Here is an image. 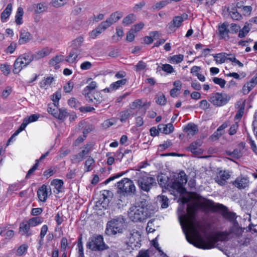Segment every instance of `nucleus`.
Here are the masks:
<instances>
[{
	"mask_svg": "<svg viewBox=\"0 0 257 257\" xmlns=\"http://www.w3.org/2000/svg\"><path fill=\"white\" fill-rule=\"evenodd\" d=\"M147 206L148 203L145 199H142L132 205L127 211L130 219L134 222L146 221L151 214Z\"/></svg>",
	"mask_w": 257,
	"mask_h": 257,
	"instance_id": "1",
	"label": "nucleus"
},
{
	"mask_svg": "<svg viewBox=\"0 0 257 257\" xmlns=\"http://www.w3.org/2000/svg\"><path fill=\"white\" fill-rule=\"evenodd\" d=\"M134 176L135 181L142 191L148 192L154 185H156L155 178L145 172L136 170Z\"/></svg>",
	"mask_w": 257,
	"mask_h": 257,
	"instance_id": "2",
	"label": "nucleus"
},
{
	"mask_svg": "<svg viewBox=\"0 0 257 257\" xmlns=\"http://www.w3.org/2000/svg\"><path fill=\"white\" fill-rule=\"evenodd\" d=\"M122 13L119 12H115L111 14L110 17L107 19L106 21L101 22L95 29L93 30L91 32L90 37L92 39L96 38L99 34L105 31L111 25L118 21L122 17Z\"/></svg>",
	"mask_w": 257,
	"mask_h": 257,
	"instance_id": "3",
	"label": "nucleus"
},
{
	"mask_svg": "<svg viewBox=\"0 0 257 257\" xmlns=\"http://www.w3.org/2000/svg\"><path fill=\"white\" fill-rule=\"evenodd\" d=\"M125 225V220L123 216L120 215L108 221L105 230L108 235H115L122 232Z\"/></svg>",
	"mask_w": 257,
	"mask_h": 257,
	"instance_id": "4",
	"label": "nucleus"
},
{
	"mask_svg": "<svg viewBox=\"0 0 257 257\" xmlns=\"http://www.w3.org/2000/svg\"><path fill=\"white\" fill-rule=\"evenodd\" d=\"M198 210L197 204H188L187 205V214L180 217V224L183 230L185 226H194Z\"/></svg>",
	"mask_w": 257,
	"mask_h": 257,
	"instance_id": "5",
	"label": "nucleus"
},
{
	"mask_svg": "<svg viewBox=\"0 0 257 257\" xmlns=\"http://www.w3.org/2000/svg\"><path fill=\"white\" fill-rule=\"evenodd\" d=\"M86 247L92 251L100 252L109 248L105 243L103 236L100 234H94L90 237L86 243Z\"/></svg>",
	"mask_w": 257,
	"mask_h": 257,
	"instance_id": "6",
	"label": "nucleus"
},
{
	"mask_svg": "<svg viewBox=\"0 0 257 257\" xmlns=\"http://www.w3.org/2000/svg\"><path fill=\"white\" fill-rule=\"evenodd\" d=\"M186 234V238L187 241L191 244L203 249H210L215 246V245L218 241V237L216 236L212 235L208 236L206 237V240H205L201 237L196 239V241L199 243V245H197L189 237L187 232Z\"/></svg>",
	"mask_w": 257,
	"mask_h": 257,
	"instance_id": "7",
	"label": "nucleus"
},
{
	"mask_svg": "<svg viewBox=\"0 0 257 257\" xmlns=\"http://www.w3.org/2000/svg\"><path fill=\"white\" fill-rule=\"evenodd\" d=\"M117 186L119 191L123 195L135 193L136 187L133 181L124 178L117 183Z\"/></svg>",
	"mask_w": 257,
	"mask_h": 257,
	"instance_id": "8",
	"label": "nucleus"
},
{
	"mask_svg": "<svg viewBox=\"0 0 257 257\" xmlns=\"http://www.w3.org/2000/svg\"><path fill=\"white\" fill-rule=\"evenodd\" d=\"M187 182V179L184 172L174 176V181L172 182V187L180 193H183L186 189L184 185Z\"/></svg>",
	"mask_w": 257,
	"mask_h": 257,
	"instance_id": "9",
	"label": "nucleus"
},
{
	"mask_svg": "<svg viewBox=\"0 0 257 257\" xmlns=\"http://www.w3.org/2000/svg\"><path fill=\"white\" fill-rule=\"evenodd\" d=\"M230 97L226 93L216 92L212 93L209 101L216 106H221L227 103Z\"/></svg>",
	"mask_w": 257,
	"mask_h": 257,
	"instance_id": "10",
	"label": "nucleus"
},
{
	"mask_svg": "<svg viewBox=\"0 0 257 257\" xmlns=\"http://www.w3.org/2000/svg\"><path fill=\"white\" fill-rule=\"evenodd\" d=\"M188 18V15L184 14L181 16H176L174 17L173 20L168 25V30L170 32H174L176 28H179L181 25L184 20Z\"/></svg>",
	"mask_w": 257,
	"mask_h": 257,
	"instance_id": "11",
	"label": "nucleus"
},
{
	"mask_svg": "<svg viewBox=\"0 0 257 257\" xmlns=\"http://www.w3.org/2000/svg\"><path fill=\"white\" fill-rule=\"evenodd\" d=\"M231 174L228 171L220 170L214 178V181L220 186H224L227 184V180L230 178Z\"/></svg>",
	"mask_w": 257,
	"mask_h": 257,
	"instance_id": "12",
	"label": "nucleus"
},
{
	"mask_svg": "<svg viewBox=\"0 0 257 257\" xmlns=\"http://www.w3.org/2000/svg\"><path fill=\"white\" fill-rule=\"evenodd\" d=\"M202 144V141L200 140H197L191 143L187 150L191 152L194 156H199L203 153V150L200 148Z\"/></svg>",
	"mask_w": 257,
	"mask_h": 257,
	"instance_id": "13",
	"label": "nucleus"
},
{
	"mask_svg": "<svg viewBox=\"0 0 257 257\" xmlns=\"http://www.w3.org/2000/svg\"><path fill=\"white\" fill-rule=\"evenodd\" d=\"M229 24L228 22H224L218 26V31L220 39L228 40L229 36L228 34L230 32L229 29Z\"/></svg>",
	"mask_w": 257,
	"mask_h": 257,
	"instance_id": "14",
	"label": "nucleus"
},
{
	"mask_svg": "<svg viewBox=\"0 0 257 257\" xmlns=\"http://www.w3.org/2000/svg\"><path fill=\"white\" fill-rule=\"evenodd\" d=\"M49 193H51L50 187L44 184L37 191V195L39 200L45 202Z\"/></svg>",
	"mask_w": 257,
	"mask_h": 257,
	"instance_id": "15",
	"label": "nucleus"
},
{
	"mask_svg": "<svg viewBox=\"0 0 257 257\" xmlns=\"http://www.w3.org/2000/svg\"><path fill=\"white\" fill-rule=\"evenodd\" d=\"M31 227L27 221H23L20 224L19 232L22 235H26L27 237L31 236L33 234V232L31 229Z\"/></svg>",
	"mask_w": 257,
	"mask_h": 257,
	"instance_id": "16",
	"label": "nucleus"
},
{
	"mask_svg": "<svg viewBox=\"0 0 257 257\" xmlns=\"http://www.w3.org/2000/svg\"><path fill=\"white\" fill-rule=\"evenodd\" d=\"M204 207L208 208L212 211H216L219 210H223L225 207L221 204H215L214 202L210 200H207L202 204Z\"/></svg>",
	"mask_w": 257,
	"mask_h": 257,
	"instance_id": "17",
	"label": "nucleus"
},
{
	"mask_svg": "<svg viewBox=\"0 0 257 257\" xmlns=\"http://www.w3.org/2000/svg\"><path fill=\"white\" fill-rule=\"evenodd\" d=\"M32 39V35L27 31L22 29L20 31V39L19 44L23 45L28 43Z\"/></svg>",
	"mask_w": 257,
	"mask_h": 257,
	"instance_id": "18",
	"label": "nucleus"
},
{
	"mask_svg": "<svg viewBox=\"0 0 257 257\" xmlns=\"http://www.w3.org/2000/svg\"><path fill=\"white\" fill-rule=\"evenodd\" d=\"M126 236L131 243H134L140 240L141 234L138 230L133 229L127 232Z\"/></svg>",
	"mask_w": 257,
	"mask_h": 257,
	"instance_id": "19",
	"label": "nucleus"
},
{
	"mask_svg": "<svg viewBox=\"0 0 257 257\" xmlns=\"http://www.w3.org/2000/svg\"><path fill=\"white\" fill-rule=\"evenodd\" d=\"M51 52L48 47H45L32 55L34 60H38L49 55Z\"/></svg>",
	"mask_w": 257,
	"mask_h": 257,
	"instance_id": "20",
	"label": "nucleus"
},
{
	"mask_svg": "<svg viewBox=\"0 0 257 257\" xmlns=\"http://www.w3.org/2000/svg\"><path fill=\"white\" fill-rule=\"evenodd\" d=\"M249 180L244 177H238L232 182V184L237 188L242 189L248 186Z\"/></svg>",
	"mask_w": 257,
	"mask_h": 257,
	"instance_id": "21",
	"label": "nucleus"
},
{
	"mask_svg": "<svg viewBox=\"0 0 257 257\" xmlns=\"http://www.w3.org/2000/svg\"><path fill=\"white\" fill-rule=\"evenodd\" d=\"M81 49L79 47H74L70 51L66 61L69 63L74 62L79 55H80Z\"/></svg>",
	"mask_w": 257,
	"mask_h": 257,
	"instance_id": "22",
	"label": "nucleus"
},
{
	"mask_svg": "<svg viewBox=\"0 0 257 257\" xmlns=\"http://www.w3.org/2000/svg\"><path fill=\"white\" fill-rule=\"evenodd\" d=\"M245 107V103L244 102L241 101H238L237 104H236V107L238 108L239 109L238 110L237 113H236L235 116H234V121L235 122L238 121V122L239 121L240 119L241 118L243 112H244V109Z\"/></svg>",
	"mask_w": 257,
	"mask_h": 257,
	"instance_id": "23",
	"label": "nucleus"
},
{
	"mask_svg": "<svg viewBox=\"0 0 257 257\" xmlns=\"http://www.w3.org/2000/svg\"><path fill=\"white\" fill-rule=\"evenodd\" d=\"M89 152V150L88 149L82 150L78 154L72 156V161L74 163L81 162L86 157V155L88 154Z\"/></svg>",
	"mask_w": 257,
	"mask_h": 257,
	"instance_id": "24",
	"label": "nucleus"
},
{
	"mask_svg": "<svg viewBox=\"0 0 257 257\" xmlns=\"http://www.w3.org/2000/svg\"><path fill=\"white\" fill-rule=\"evenodd\" d=\"M184 132L187 134L188 136H194L198 131V127L194 123H189L183 130Z\"/></svg>",
	"mask_w": 257,
	"mask_h": 257,
	"instance_id": "25",
	"label": "nucleus"
},
{
	"mask_svg": "<svg viewBox=\"0 0 257 257\" xmlns=\"http://www.w3.org/2000/svg\"><path fill=\"white\" fill-rule=\"evenodd\" d=\"M158 128L160 132L165 134H169L174 130L173 125L171 123H169L167 124H160L158 125Z\"/></svg>",
	"mask_w": 257,
	"mask_h": 257,
	"instance_id": "26",
	"label": "nucleus"
},
{
	"mask_svg": "<svg viewBox=\"0 0 257 257\" xmlns=\"http://www.w3.org/2000/svg\"><path fill=\"white\" fill-rule=\"evenodd\" d=\"M13 9V5L9 4L6 8L1 14V20L3 23L6 22L7 19L10 16Z\"/></svg>",
	"mask_w": 257,
	"mask_h": 257,
	"instance_id": "27",
	"label": "nucleus"
},
{
	"mask_svg": "<svg viewBox=\"0 0 257 257\" xmlns=\"http://www.w3.org/2000/svg\"><path fill=\"white\" fill-rule=\"evenodd\" d=\"M97 83L95 81H92L90 83V84L86 86L85 88L83 89L82 94L85 97H88L90 98L88 96L89 94L91 93V92L95 91V89L97 87Z\"/></svg>",
	"mask_w": 257,
	"mask_h": 257,
	"instance_id": "28",
	"label": "nucleus"
},
{
	"mask_svg": "<svg viewBox=\"0 0 257 257\" xmlns=\"http://www.w3.org/2000/svg\"><path fill=\"white\" fill-rule=\"evenodd\" d=\"M18 59H20V61L25 67L29 65L33 60V56L30 53H25L20 56Z\"/></svg>",
	"mask_w": 257,
	"mask_h": 257,
	"instance_id": "29",
	"label": "nucleus"
},
{
	"mask_svg": "<svg viewBox=\"0 0 257 257\" xmlns=\"http://www.w3.org/2000/svg\"><path fill=\"white\" fill-rule=\"evenodd\" d=\"M94 165V160L91 157L89 156L87 159L84 163L85 172H89L91 171L93 169Z\"/></svg>",
	"mask_w": 257,
	"mask_h": 257,
	"instance_id": "30",
	"label": "nucleus"
},
{
	"mask_svg": "<svg viewBox=\"0 0 257 257\" xmlns=\"http://www.w3.org/2000/svg\"><path fill=\"white\" fill-rule=\"evenodd\" d=\"M227 11L233 20H239L242 18V16L237 11L236 7L232 8L231 9H228Z\"/></svg>",
	"mask_w": 257,
	"mask_h": 257,
	"instance_id": "31",
	"label": "nucleus"
},
{
	"mask_svg": "<svg viewBox=\"0 0 257 257\" xmlns=\"http://www.w3.org/2000/svg\"><path fill=\"white\" fill-rule=\"evenodd\" d=\"M24 15L23 9L21 7H19L15 16V22L17 25H22L23 22V16Z\"/></svg>",
	"mask_w": 257,
	"mask_h": 257,
	"instance_id": "32",
	"label": "nucleus"
},
{
	"mask_svg": "<svg viewBox=\"0 0 257 257\" xmlns=\"http://www.w3.org/2000/svg\"><path fill=\"white\" fill-rule=\"evenodd\" d=\"M43 221V218L40 216L34 217L30 218L28 220H27V222L31 227L36 226L42 223Z\"/></svg>",
	"mask_w": 257,
	"mask_h": 257,
	"instance_id": "33",
	"label": "nucleus"
},
{
	"mask_svg": "<svg viewBox=\"0 0 257 257\" xmlns=\"http://www.w3.org/2000/svg\"><path fill=\"white\" fill-rule=\"evenodd\" d=\"M127 81V80L126 79H122L114 82L110 84V89H112L114 90H116L122 86L124 85L126 83Z\"/></svg>",
	"mask_w": 257,
	"mask_h": 257,
	"instance_id": "34",
	"label": "nucleus"
},
{
	"mask_svg": "<svg viewBox=\"0 0 257 257\" xmlns=\"http://www.w3.org/2000/svg\"><path fill=\"white\" fill-rule=\"evenodd\" d=\"M133 115L131 109H127L122 111L120 114V120L121 122L125 121L131 116Z\"/></svg>",
	"mask_w": 257,
	"mask_h": 257,
	"instance_id": "35",
	"label": "nucleus"
},
{
	"mask_svg": "<svg viewBox=\"0 0 257 257\" xmlns=\"http://www.w3.org/2000/svg\"><path fill=\"white\" fill-rule=\"evenodd\" d=\"M20 60L17 58L15 62L13 69V72L15 74L19 73L24 67H25Z\"/></svg>",
	"mask_w": 257,
	"mask_h": 257,
	"instance_id": "36",
	"label": "nucleus"
},
{
	"mask_svg": "<svg viewBox=\"0 0 257 257\" xmlns=\"http://www.w3.org/2000/svg\"><path fill=\"white\" fill-rule=\"evenodd\" d=\"M55 114L56 116L55 117L60 120H64L68 115V113L67 112L66 109L64 108L59 109L57 113Z\"/></svg>",
	"mask_w": 257,
	"mask_h": 257,
	"instance_id": "37",
	"label": "nucleus"
},
{
	"mask_svg": "<svg viewBox=\"0 0 257 257\" xmlns=\"http://www.w3.org/2000/svg\"><path fill=\"white\" fill-rule=\"evenodd\" d=\"M57 104H49L47 108L48 112L53 115L54 117L56 116L55 113H57L58 111V105Z\"/></svg>",
	"mask_w": 257,
	"mask_h": 257,
	"instance_id": "38",
	"label": "nucleus"
},
{
	"mask_svg": "<svg viewBox=\"0 0 257 257\" xmlns=\"http://www.w3.org/2000/svg\"><path fill=\"white\" fill-rule=\"evenodd\" d=\"M249 24L246 23L241 30H239L238 37L239 38L244 37L250 31Z\"/></svg>",
	"mask_w": 257,
	"mask_h": 257,
	"instance_id": "39",
	"label": "nucleus"
},
{
	"mask_svg": "<svg viewBox=\"0 0 257 257\" xmlns=\"http://www.w3.org/2000/svg\"><path fill=\"white\" fill-rule=\"evenodd\" d=\"M168 4H169L168 3V1H167V0L162 1L158 3H157L156 4L153 5L152 7V9L153 11L159 10L161 9L162 8H164L166 5H167Z\"/></svg>",
	"mask_w": 257,
	"mask_h": 257,
	"instance_id": "40",
	"label": "nucleus"
},
{
	"mask_svg": "<svg viewBox=\"0 0 257 257\" xmlns=\"http://www.w3.org/2000/svg\"><path fill=\"white\" fill-rule=\"evenodd\" d=\"M228 54L224 53H219L214 56L215 61L220 64L225 62Z\"/></svg>",
	"mask_w": 257,
	"mask_h": 257,
	"instance_id": "41",
	"label": "nucleus"
},
{
	"mask_svg": "<svg viewBox=\"0 0 257 257\" xmlns=\"http://www.w3.org/2000/svg\"><path fill=\"white\" fill-rule=\"evenodd\" d=\"M135 21L136 16L134 14H131L123 19L122 23L125 25H128Z\"/></svg>",
	"mask_w": 257,
	"mask_h": 257,
	"instance_id": "42",
	"label": "nucleus"
},
{
	"mask_svg": "<svg viewBox=\"0 0 257 257\" xmlns=\"http://www.w3.org/2000/svg\"><path fill=\"white\" fill-rule=\"evenodd\" d=\"M159 200L162 208H166L168 207L169 199L164 195H161L159 197Z\"/></svg>",
	"mask_w": 257,
	"mask_h": 257,
	"instance_id": "43",
	"label": "nucleus"
},
{
	"mask_svg": "<svg viewBox=\"0 0 257 257\" xmlns=\"http://www.w3.org/2000/svg\"><path fill=\"white\" fill-rule=\"evenodd\" d=\"M64 60V56L62 55L56 56L50 60V64L55 66Z\"/></svg>",
	"mask_w": 257,
	"mask_h": 257,
	"instance_id": "44",
	"label": "nucleus"
},
{
	"mask_svg": "<svg viewBox=\"0 0 257 257\" xmlns=\"http://www.w3.org/2000/svg\"><path fill=\"white\" fill-rule=\"evenodd\" d=\"M101 94V93L99 91H94L93 95L94 101L93 103L94 104H98L101 102L102 101V98Z\"/></svg>",
	"mask_w": 257,
	"mask_h": 257,
	"instance_id": "45",
	"label": "nucleus"
},
{
	"mask_svg": "<svg viewBox=\"0 0 257 257\" xmlns=\"http://www.w3.org/2000/svg\"><path fill=\"white\" fill-rule=\"evenodd\" d=\"M107 250V257H119L116 248L114 246L109 247Z\"/></svg>",
	"mask_w": 257,
	"mask_h": 257,
	"instance_id": "46",
	"label": "nucleus"
},
{
	"mask_svg": "<svg viewBox=\"0 0 257 257\" xmlns=\"http://www.w3.org/2000/svg\"><path fill=\"white\" fill-rule=\"evenodd\" d=\"M28 248V246L27 244H23L21 245L17 250V254L19 256L23 255L25 252H26Z\"/></svg>",
	"mask_w": 257,
	"mask_h": 257,
	"instance_id": "47",
	"label": "nucleus"
},
{
	"mask_svg": "<svg viewBox=\"0 0 257 257\" xmlns=\"http://www.w3.org/2000/svg\"><path fill=\"white\" fill-rule=\"evenodd\" d=\"M156 102L160 105H164L166 103V98L163 94L157 96L156 98Z\"/></svg>",
	"mask_w": 257,
	"mask_h": 257,
	"instance_id": "48",
	"label": "nucleus"
},
{
	"mask_svg": "<svg viewBox=\"0 0 257 257\" xmlns=\"http://www.w3.org/2000/svg\"><path fill=\"white\" fill-rule=\"evenodd\" d=\"M145 106V104H142V101L141 99H137L134 101L131 104V109H135L137 108H139L141 107H143Z\"/></svg>",
	"mask_w": 257,
	"mask_h": 257,
	"instance_id": "49",
	"label": "nucleus"
},
{
	"mask_svg": "<svg viewBox=\"0 0 257 257\" xmlns=\"http://www.w3.org/2000/svg\"><path fill=\"white\" fill-rule=\"evenodd\" d=\"M67 3V0H52L51 4L52 6L58 8L63 6Z\"/></svg>",
	"mask_w": 257,
	"mask_h": 257,
	"instance_id": "50",
	"label": "nucleus"
},
{
	"mask_svg": "<svg viewBox=\"0 0 257 257\" xmlns=\"http://www.w3.org/2000/svg\"><path fill=\"white\" fill-rule=\"evenodd\" d=\"M184 56L182 54L174 55L170 58V61L176 64L181 62L183 60Z\"/></svg>",
	"mask_w": 257,
	"mask_h": 257,
	"instance_id": "51",
	"label": "nucleus"
},
{
	"mask_svg": "<svg viewBox=\"0 0 257 257\" xmlns=\"http://www.w3.org/2000/svg\"><path fill=\"white\" fill-rule=\"evenodd\" d=\"M34 7L35 8V12L36 14H40L46 10V7L41 3L34 5Z\"/></svg>",
	"mask_w": 257,
	"mask_h": 257,
	"instance_id": "52",
	"label": "nucleus"
},
{
	"mask_svg": "<svg viewBox=\"0 0 257 257\" xmlns=\"http://www.w3.org/2000/svg\"><path fill=\"white\" fill-rule=\"evenodd\" d=\"M147 67V64L143 61H140L135 66V70L136 72H139L144 70Z\"/></svg>",
	"mask_w": 257,
	"mask_h": 257,
	"instance_id": "53",
	"label": "nucleus"
},
{
	"mask_svg": "<svg viewBox=\"0 0 257 257\" xmlns=\"http://www.w3.org/2000/svg\"><path fill=\"white\" fill-rule=\"evenodd\" d=\"M83 127H84V129L83 131V134L84 138H86V135L88 133L91 132L94 128L93 125L89 124H86L85 125H84Z\"/></svg>",
	"mask_w": 257,
	"mask_h": 257,
	"instance_id": "54",
	"label": "nucleus"
},
{
	"mask_svg": "<svg viewBox=\"0 0 257 257\" xmlns=\"http://www.w3.org/2000/svg\"><path fill=\"white\" fill-rule=\"evenodd\" d=\"M51 99L53 101V103L59 104V101L61 97V94L60 91H57L52 96Z\"/></svg>",
	"mask_w": 257,
	"mask_h": 257,
	"instance_id": "55",
	"label": "nucleus"
},
{
	"mask_svg": "<svg viewBox=\"0 0 257 257\" xmlns=\"http://www.w3.org/2000/svg\"><path fill=\"white\" fill-rule=\"evenodd\" d=\"M161 69L166 73L170 74L174 72L173 67L171 65L168 64H163L161 67Z\"/></svg>",
	"mask_w": 257,
	"mask_h": 257,
	"instance_id": "56",
	"label": "nucleus"
},
{
	"mask_svg": "<svg viewBox=\"0 0 257 257\" xmlns=\"http://www.w3.org/2000/svg\"><path fill=\"white\" fill-rule=\"evenodd\" d=\"M213 81L216 84L219 85L221 88H224L226 84L225 80L218 77H214L213 78Z\"/></svg>",
	"mask_w": 257,
	"mask_h": 257,
	"instance_id": "57",
	"label": "nucleus"
},
{
	"mask_svg": "<svg viewBox=\"0 0 257 257\" xmlns=\"http://www.w3.org/2000/svg\"><path fill=\"white\" fill-rule=\"evenodd\" d=\"M238 127V121L235 122V123L231 125L230 127L229 131H228V134L230 136L234 135L236 134L237 132V130Z\"/></svg>",
	"mask_w": 257,
	"mask_h": 257,
	"instance_id": "58",
	"label": "nucleus"
},
{
	"mask_svg": "<svg viewBox=\"0 0 257 257\" xmlns=\"http://www.w3.org/2000/svg\"><path fill=\"white\" fill-rule=\"evenodd\" d=\"M48 229V226L47 225H44L42 226V227L41 229V232H40V243H41V242L43 241L44 237L47 233Z\"/></svg>",
	"mask_w": 257,
	"mask_h": 257,
	"instance_id": "59",
	"label": "nucleus"
},
{
	"mask_svg": "<svg viewBox=\"0 0 257 257\" xmlns=\"http://www.w3.org/2000/svg\"><path fill=\"white\" fill-rule=\"evenodd\" d=\"M153 245L158 250L160 254V257H168L167 255L161 249V248L159 247V243L156 239H154L153 240Z\"/></svg>",
	"mask_w": 257,
	"mask_h": 257,
	"instance_id": "60",
	"label": "nucleus"
},
{
	"mask_svg": "<svg viewBox=\"0 0 257 257\" xmlns=\"http://www.w3.org/2000/svg\"><path fill=\"white\" fill-rule=\"evenodd\" d=\"M54 78L53 77H48L46 79H44L41 82V87H45L47 85H50L53 81Z\"/></svg>",
	"mask_w": 257,
	"mask_h": 257,
	"instance_id": "61",
	"label": "nucleus"
},
{
	"mask_svg": "<svg viewBox=\"0 0 257 257\" xmlns=\"http://www.w3.org/2000/svg\"><path fill=\"white\" fill-rule=\"evenodd\" d=\"M51 184L55 185V187L58 190H59L62 188L63 185V182L61 180L54 179L52 181Z\"/></svg>",
	"mask_w": 257,
	"mask_h": 257,
	"instance_id": "62",
	"label": "nucleus"
},
{
	"mask_svg": "<svg viewBox=\"0 0 257 257\" xmlns=\"http://www.w3.org/2000/svg\"><path fill=\"white\" fill-rule=\"evenodd\" d=\"M68 103L71 107L77 108L79 106V102L73 97L68 100Z\"/></svg>",
	"mask_w": 257,
	"mask_h": 257,
	"instance_id": "63",
	"label": "nucleus"
},
{
	"mask_svg": "<svg viewBox=\"0 0 257 257\" xmlns=\"http://www.w3.org/2000/svg\"><path fill=\"white\" fill-rule=\"evenodd\" d=\"M112 195V193L109 190H104L101 192V196L104 200L111 198Z\"/></svg>",
	"mask_w": 257,
	"mask_h": 257,
	"instance_id": "64",
	"label": "nucleus"
}]
</instances>
